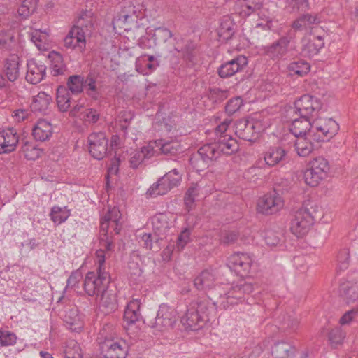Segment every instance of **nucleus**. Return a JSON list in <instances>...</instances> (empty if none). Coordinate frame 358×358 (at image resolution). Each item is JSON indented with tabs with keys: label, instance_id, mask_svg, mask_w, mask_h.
<instances>
[{
	"label": "nucleus",
	"instance_id": "nucleus-13",
	"mask_svg": "<svg viewBox=\"0 0 358 358\" xmlns=\"http://www.w3.org/2000/svg\"><path fill=\"white\" fill-rule=\"evenodd\" d=\"M176 321V312L170 306L162 304L159 306L152 327L159 331L172 327Z\"/></svg>",
	"mask_w": 358,
	"mask_h": 358
},
{
	"label": "nucleus",
	"instance_id": "nucleus-29",
	"mask_svg": "<svg viewBox=\"0 0 358 358\" xmlns=\"http://www.w3.org/2000/svg\"><path fill=\"white\" fill-rule=\"evenodd\" d=\"M83 90L94 100H98L101 96V85L97 83V77L93 73H89L84 78Z\"/></svg>",
	"mask_w": 358,
	"mask_h": 358
},
{
	"label": "nucleus",
	"instance_id": "nucleus-24",
	"mask_svg": "<svg viewBox=\"0 0 358 358\" xmlns=\"http://www.w3.org/2000/svg\"><path fill=\"white\" fill-rule=\"evenodd\" d=\"M157 150L155 149L153 144L150 143L141 148V150H136L131 153L129 159L130 165L132 168H137L145 159H150L156 155Z\"/></svg>",
	"mask_w": 358,
	"mask_h": 358
},
{
	"label": "nucleus",
	"instance_id": "nucleus-34",
	"mask_svg": "<svg viewBox=\"0 0 358 358\" xmlns=\"http://www.w3.org/2000/svg\"><path fill=\"white\" fill-rule=\"evenodd\" d=\"M312 140V138L306 135L296 138L294 145L299 156L307 157L312 152L314 149Z\"/></svg>",
	"mask_w": 358,
	"mask_h": 358
},
{
	"label": "nucleus",
	"instance_id": "nucleus-4",
	"mask_svg": "<svg viewBox=\"0 0 358 358\" xmlns=\"http://www.w3.org/2000/svg\"><path fill=\"white\" fill-rule=\"evenodd\" d=\"M320 217V208L313 201H306L294 213L290 230L297 237H301L309 231L314 222Z\"/></svg>",
	"mask_w": 358,
	"mask_h": 358
},
{
	"label": "nucleus",
	"instance_id": "nucleus-41",
	"mask_svg": "<svg viewBox=\"0 0 358 358\" xmlns=\"http://www.w3.org/2000/svg\"><path fill=\"white\" fill-rule=\"evenodd\" d=\"M287 69L292 75L303 76L310 71V66L308 62L299 59L290 63Z\"/></svg>",
	"mask_w": 358,
	"mask_h": 358
},
{
	"label": "nucleus",
	"instance_id": "nucleus-32",
	"mask_svg": "<svg viewBox=\"0 0 358 358\" xmlns=\"http://www.w3.org/2000/svg\"><path fill=\"white\" fill-rule=\"evenodd\" d=\"M296 349L288 343L280 342L275 344L272 354L275 358H294Z\"/></svg>",
	"mask_w": 358,
	"mask_h": 358
},
{
	"label": "nucleus",
	"instance_id": "nucleus-42",
	"mask_svg": "<svg viewBox=\"0 0 358 358\" xmlns=\"http://www.w3.org/2000/svg\"><path fill=\"white\" fill-rule=\"evenodd\" d=\"M152 223L155 233L164 235L169 229L167 217L164 214L160 213L152 217Z\"/></svg>",
	"mask_w": 358,
	"mask_h": 358
},
{
	"label": "nucleus",
	"instance_id": "nucleus-38",
	"mask_svg": "<svg viewBox=\"0 0 358 358\" xmlns=\"http://www.w3.org/2000/svg\"><path fill=\"white\" fill-rule=\"evenodd\" d=\"M152 38L156 45H165L169 41L176 40L173 38L172 32L166 27H157L154 29Z\"/></svg>",
	"mask_w": 358,
	"mask_h": 358
},
{
	"label": "nucleus",
	"instance_id": "nucleus-31",
	"mask_svg": "<svg viewBox=\"0 0 358 358\" xmlns=\"http://www.w3.org/2000/svg\"><path fill=\"white\" fill-rule=\"evenodd\" d=\"M340 296L348 304L358 299V283L347 282L343 283L339 289Z\"/></svg>",
	"mask_w": 358,
	"mask_h": 358
},
{
	"label": "nucleus",
	"instance_id": "nucleus-5",
	"mask_svg": "<svg viewBox=\"0 0 358 358\" xmlns=\"http://www.w3.org/2000/svg\"><path fill=\"white\" fill-rule=\"evenodd\" d=\"M308 166L304 173V179L306 184L312 187L317 186L326 179L331 169L329 161L322 156L313 159Z\"/></svg>",
	"mask_w": 358,
	"mask_h": 358
},
{
	"label": "nucleus",
	"instance_id": "nucleus-1",
	"mask_svg": "<svg viewBox=\"0 0 358 358\" xmlns=\"http://www.w3.org/2000/svg\"><path fill=\"white\" fill-rule=\"evenodd\" d=\"M216 276L213 271H203L194 280V287L200 291L208 292L213 289L218 292L220 299V306L227 309L231 305L237 304L245 299V296L254 290V285L251 282L240 280L236 285H232L224 294L220 293V285L216 282Z\"/></svg>",
	"mask_w": 358,
	"mask_h": 358
},
{
	"label": "nucleus",
	"instance_id": "nucleus-27",
	"mask_svg": "<svg viewBox=\"0 0 358 358\" xmlns=\"http://www.w3.org/2000/svg\"><path fill=\"white\" fill-rule=\"evenodd\" d=\"M100 307L106 314L113 312L117 308L115 290L108 287L101 294Z\"/></svg>",
	"mask_w": 358,
	"mask_h": 358
},
{
	"label": "nucleus",
	"instance_id": "nucleus-39",
	"mask_svg": "<svg viewBox=\"0 0 358 358\" xmlns=\"http://www.w3.org/2000/svg\"><path fill=\"white\" fill-rule=\"evenodd\" d=\"M176 51L181 52L185 59L194 64L195 61V45L191 41H187L184 47H180L177 43L173 48Z\"/></svg>",
	"mask_w": 358,
	"mask_h": 358
},
{
	"label": "nucleus",
	"instance_id": "nucleus-52",
	"mask_svg": "<svg viewBox=\"0 0 358 358\" xmlns=\"http://www.w3.org/2000/svg\"><path fill=\"white\" fill-rule=\"evenodd\" d=\"M345 336L340 327L333 329L329 334V340L332 345L341 344Z\"/></svg>",
	"mask_w": 358,
	"mask_h": 358
},
{
	"label": "nucleus",
	"instance_id": "nucleus-44",
	"mask_svg": "<svg viewBox=\"0 0 358 358\" xmlns=\"http://www.w3.org/2000/svg\"><path fill=\"white\" fill-rule=\"evenodd\" d=\"M37 0H24L17 10L22 20L28 18L36 8Z\"/></svg>",
	"mask_w": 358,
	"mask_h": 358
},
{
	"label": "nucleus",
	"instance_id": "nucleus-25",
	"mask_svg": "<svg viewBox=\"0 0 358 358\" xmlns=\"http://www.w3.org/2000/svg\"><path fill=\"white\" fill-rule=\"evenodd\" d=\"M150 144H153L155 149L157 150V154L161 152L166 155H175L182 152L180 143L175 140L165 141L164 139H159L151 142Z\"/></svg>",
	"mask_w": 358,
	"mask_h": 358
},
{
	"label": "nucleus",
	"instance_id": "nucleus-35",
	"mask_svg": "<svg viewBox=\"0 0 358 358\" xmlns=\"http://www.w3.org/2000/svg\"><path fill=\"white\" fill-rule=\"evenodd\" d=\"M264 240L267 245L270 247L281 245L284 242V230L279 227L276 229H266L264 234Z\"/></svg>",
	"mask_w": 358,
	"mask_h": 358
},
{
	"label": "nucleus",
	"instance_id": "nucleus-59",
	"mask_svg": "<svg viewBox=\"0 0 358 358\" xmlns=\"http://www.w3.org/2000/svg\"><path fill=\"white\" fill-rule=\"evenodd\" d=\"M135 10L132 9V13H126L124 10L114 19V22L116 23H130L136 20Z\"/></svg>",
	"mask_w": 358,
	"mask_h": 358
},
{
	"label": "nucleus",
	"instance_id": "nucleus-2",
	"mask_svg": "<svg viewBox=\"0 0 358 358\" xmlns=\"http://www.w3.org/2000/svg\"><path fill=\"white\" fill-rule=\"evenodd\" d=\"M231 122V120L225 119L217 126L215 129L216 137L214 142L201 146L197 154L192 158V163L201 160L204 165H208L209 162L217 159L221 154L230 155L238 150L237 141L226 134Z\"/></svg>",
	"mask_w": 358,
	"mask_h": 358
},
{
	"label": "nucleus",
	"instance_id": "nucleus-54",
	"mask_svg": "<svg viewBox=\"0 0 358 358\" xmlns=\"http://www.w3.org/2000/svg\"><path fill=\"white\" fill-rule=\"evenodd\" d=\"M14 35L11 29L1 30L0 32V45L2 48H8L13 41Z\"/></svg>",
	"mask_w": 358,
	"mask_h": 358
},
{
	"label": "nucleus",
	"instance_id": "nucleus-19",
	"mask_svg": "<svg viewBox=\"0 0 358 358\" xmlns=\"http://www.w3.org/2000/svg\"><path fill=\"white\" fill-rule=\"evenodd\" d=\"M63 320L66 327L72 331L78 332L83 327L82 316L75 306H69L66 308Z\"/></svg>",
	"mask_w": 358,
	"mask_h": 358
},
{
	"label": "nucleus",
	"instance_id": "nucleus-7",
	"mask_svg": "<svg viewBox=\"0 0 358 358\" xmlns=\"http://www.w3.org/2000/svg\"><path fill=\"white\" fill-rule=\"evenodd\" d=\"M110 282V275L107 271L88 272L85 278L83 287L89 296L99 295L103 292Z\"/></svg>",
	"mask_w": 358,
	"mask_h": 358
},
{
	"label": "nucleus",
	"instance_id": "nucleus-9",
	"mask_svg": "<svg viewBox=\"0 0 358 358\" xmlns=\"http://www.w3.org/2000/svg\"><path fill=\"white\" fill-rule=\"evenodd\" d=\"M181 175L176 169L166 173L153 184L148 190L147 194L152 197L164 195L173 187L178 186L181 180Z\"/></svg>",
	"mask_w": 358,
	"mask_h": 358
},
{
	"label": "nucleus",
	"instance_id": "nucleus-36",
	"mask_svg": "<svg viewBox=\"0 0 358 358\" xmlns=\"http://www.w3.org/2000/svg\"><path fill=\"white\" fill-rule=\"evenodd\" d=\"M140 303L137 300L131 301L124 313V319L128 324H134L138 321L141 317Z\"/></svg>",
	"mask_w": 358,
	"mask_h": 358
},
{
	"label": "nucleus",
	"instance_id": "nucleus-8",
	"mask_svg": "<svg viewBox=\"0 0 358 358\" xmlns=\"http://www.w3.org/2000/svg\"><path fill=\"white\" fill-rule=\"evenodd\" d=\"M106 329L103 328L100 335L104 340L100 341L101 353L104 358H125L128 353V345L125 341L105 335Z\"/></svg>",
	"mask_w": 358,
	"mask_h": 358
},
{
	"label": "nucleus",
	"instance_id": "nucleus-46",
	"mask_svg": "<svg viewBox=\"0 0 358 358\" xmlns=\"http://www.w3.org/2000/svg\"><path fill=\"white\" fill-rule=\"evenodd\" d=\"M70 215V213L66 208L53 206L51 209L50 216L52 222L57 224H60L65 222Z\"/></svg>",
	"mask_w": 358,
	"mask_h": 358
},
{
	"label": "nucleus",
	"instance_id": "nucleus-64",
	"mask_svg": "<svg viewBox=\"0 0 358 358\" xmlns=\"http://www.w3.org/2000/svg\"><path fill=\"white\" fill-rule=\"evenodd\" d=\"M111 226L112 224L103 217L100 224V238H101V236L103 237L110 236L109 234H112V231H109Z\"/></svg>",
	"mask_w": 358,
	"mask_h": 358
},
{
	"label": "nucleus",
	"instance_id": "nucleus-12",
	"mask_svg": "<svg viewBox=\"0 0 358 358\" xmlns=\"http://www.w3.org/2000/svg\"><path fill=\"white\" fill-rule=\"evenodd\" d=\"M284 201L275 192H270L258 201L257 210L259 213L271 215L278 212L283 208Z\"/></svg>",
	"mask_w": 358,
	"mask_h": 358
},
{
	"label": "nucleus",
	"instance_id": "nucleus-6",
	"mask_svg": "<svg viewBox=\"0 0 358 358\" xmlns=\"http://www.w3.org/2000/svg\"><path fill=\"white\" fill-rule=\"evenodd\" d=\"M338 129V123L332 118L315 120L310 123L308 136L317 142L327 141L336 135Z\"/></svg>",
	"mask_w": 358,
	"mask_h": 358
},
{
	"label": "nucleus",
	"instance_id": "nucleus-14",
	"mask_svg": "<svg viewBox=\"0 0 358 358\" xmlns=\"http://www.w3.org/2000/svg\"><path fill=\"white\" fill-rule=\"evenodd\" d=\"M294 36L289 32L271 45L264 47V53L271 59H280L288 52V47Z\"/></svg>",
	"mask_w": 358,
	"mask_h": 358
},
{
	"label": "nucleus",
	"instance_id": "nucleus-62",
	"mask_svg": "<svg viewBox=\"0 0 358 358\" xmlns=\"http://www.w3.org/2000/svg\"><path fill=\"white\" fill-rule=\"evenodd\" d=\"M95 255L96 257V262L99 264L96 270L101 271H106V265H105V262H106L105 250L99 249V250H96Z\"/></svg>",
	"mask_w": 358,
	"mask_h": 358
},
{
	"label": "nucleus",
	"instance_id": "nucleus-61",
	"mask_svg": "<svg viewBox=\"0 0 358 358\" xmlns=\"http://www.w3.org/2000/svg\"><path fill=\"white\" fill-rule=\"evenodd\" d=\"M190 232L189 229H184L177 239V248L178 250H182L189 241Z\"/></svg>",
	"mask_w": 358,
	"mask_h": 358
},
{
	"label": "nucleus",
	"instance_id": "nucleus-56",
	"mask_svg": "<svg viewBox=\"0 0 358 358\" xmlns=\"http://www.w3.org/2000/svg\"><path fill=\"white\" fill-rule=\"evenodd\" d=\"M17 337L14 333L0 331V344L3 346L14 345Z\"/></svg>",
	"mask_w": 358,
	"mask_h": 358
},
{
	"label": "nucleus",
	"instance_id": "nucleus-45",
	"mask_svg": "<svg viewBox=\"0 0 358 358\" xmlns=\"http://www.w3.org/2000/svg\"><path fill=\"white\" fill-rule=\"evenodd\" d=\"M83 85L84 78L79 75H73L69 77L66 88L72 94H79L83 91Z\"/></svg>",
	"mask_w": 358,
	"mask_h": 358
},
{
	"label": "nucleus",
	"instance_id": "nucleus-33",
	"mask_svg": "<svg viewBox=\"0 0 358 358\" xmlns=\"http://www.w3.org/2000/svg\"><path fill=\"white\" fill-rule=\"evenodd\" d=\"M52 101V97L45 92H40L33 97L31 104L32 110L35 112L45 113Z\"/></svg>",
	"mask_w": 358,
	"mask_h": 358
},
{
	"label": "nucleus",
	"instance_id": "nucleus-10",
	"mask_svg": "<svg viewBox=\"0 0 358 358\" xmlns=\"http://www.w3.org/2000/svg\"><path fill=\"white\" fill-rule=\"evenodd\" d=\"M321 108L320 101L309 94H304L294 102V107L290 108L287 115H296L301 118H308L313 112Z\"/></svg>",
	"mask_w": 358,
	"mask_h": 358
},
{
	"label": "nucleus",
	"instance_id": "nucleus-49",
	"mask_svg": "<svg viewBox=\"0 0 358 358\" xmlns=\"http://www.w3.org/2000/svg\"><path fill=\"white\" fill-rule=\"evenodd\" d=\"M218 36L223 41H228L231 38L234 31L231 22L229 21L223 22L221 23L218 29Z\"/></svg>",
	"mask_w": 358,
	"mask_h": 358
},
{
	"label": "nucleus",
	"instance_id": "nucleus-21",
	"mask_svg": "<svg viewBox=\"0 0 358 358\" xmlns=\"http://www.w3.org/2000/svg\"><path fill=\"white\" fill-rule=\"evenodd\" d=\"M252 122L246 120H239L235 124V134L241 139L252 141L259 131Z\"/></svg>",
	"mask_w": 358,
	"mask_h": 358
},
{
	"label": "nucleus",
	"instance_id": "nucleus-53",
	"mask_svg": "<svg viewBox=\"0 0 358 358\" xmlns=\"http://www.w3.org/2000/svg\"><path fill=\"white\" fill-rule=\"evenodd\" d=\"M243 104V101L240 97H235L231 99L225 106L226 113L231 115L238 111Z\"/></svg>",
	"mask_w": 358,
	"mask_h": 358
},
{
	"label": "nucleus",
	"instance_id": "nucleus-51",
	"mask_svg": "<svg viewBox=\"0 0 358 358\" xmlns=\"http://www.w3.org/2000/svg\"><path fill=\"white\" fill-rule=\"evenodd\" d=\"M287 6L292 12L306 11L309 9V3L308 0H288Z\"/></svg>",
	"mask_w": 358,
	"mask_h": 358
},
{
	"label": "nucleus",
	"instance_id": "nucleus-16",
	"mask_svg": "<svg viewBox=\"0 0 358 358\" xmlns=\"http://www.w3.org/2000/svg\"><path fill=\"white\" fill-rule=\"evenodd\" d=\"M252 262V259L247 254L236 252L229 257L227 266L237 274L243 275L250 271Z\"/></svg>",
	"mask_w": 358,
	"mask_h": 358
},
{
	"label": "nucleus",
	"instance_id": "nucleus-22",
	"mask_svg": "<svg viewBox=\"0 0 358 358\" xmlns=\"http://www.w3.org/2000/svg\"><path fill=\"white\" fill-rule=\"evenodd\" d=\"M27 71L26 80L31 84L39 83L45 76L46 66L41 62H36L34 59H31L27 64Z\"/></svg>",
	"mask_w": 358,
	"mask_h": 358
},
{
	"label": "nucleus",
	"instance_id": "nucleus-43",
	"mask_svg": "<svg viewBox=\"0 0 358 358\" xmlns=\"http://www.w3.org/2000/svg\"><path fill=\"white\" fill-rule=\"evenodd\" d=\"M22 152L28 160H36L41 156L43 150L38 148L31 143L25 141L22 146Z\"/></svg>",
	"mask_w": 358,
	"mask_h": 358
},
{
	"label": "nucleus",
	"instance_id": "nucleus-63",
	"mask_svg": "<svg viewBox=\"0 0 358 358\" xmlns=\"http://www.w3.org/2000/svg\"><path fill=\"white\" fill-rule=\"evenodd\" d=\"M358 313V308H352L347 311L340 319L339 323L342 325L348 324Z\"/></svg>",
	"mask_w": 358,
	"mask_h": 358
},
{
	"label": "nucleus",
	"instance_id": "nucleus-60",
	"mask_svg": "<svg viewBox=\"0 0 358 358\" xmlns=\"http://www.w3.org/2000/svg\"><path fill=\"white\" fill-rule=\"evenodd\" d=\"M133 117L134 115L130 111H124L121 113L120 123V128L122 131L124 132L127 131Z\"/></svg>",
	"mask_w": 358,
	"mask_h": 358
},
{
	"label": "nucleus",
	"instance_id": "nucleus-37",
	"mask_svg": "<svg viewBox=\"0 0 358 358\" xmlns=\"http://www.w3.org/2000/svg\"><path fill=\"white\" fill-rule=\"evenodd\" d=\"M57 103L61 112H66L71 106V96L66 87L59 86L57 91Z\"/></svg>",
	"mask_w": 358,
	"mask_h": 358
},
{
	"label": "nucleus",
	"instance_id": "nucleus-3",
	"mask_svg": "<svg viewBox=\"0 0 358 358\" xmlns=\"http://www.w3.org/2000/svg\"><path fill=\"white\" fill-rule=\"evenodd\" d=\"M212 299L197 296L186 301V310L181 317V322L186 329L196 331L210 321V315L215 311L216 302Z\"/></svg>",
	"mask_w": 358,
	"mask_h": 358
},
{
	"label": "nucleus",
	"instance_id": "nucleus-11",
	"mask_svg": "<svg viewBox=\"0 0 358 358\" xmlns=\"http://www.w3.org/2000/svg\"><path fill=\"white\" fill-rule=\"evenodd\" d=\"M87 141L89 152L94 159L101 160L111 152L108 150V141L103 132L92 133Z\"/></svg>",
	"mask_w": 358,
	"mask_h": 358
},
{
	"label": "nucleus",
	"instance_id": "nucleus-28",
	"mask_svg": "<svg viewBox=\"0 0 358 358\" xmlns=\"http://www.w3.org/2000/svg\"><path fill=\"white\" fill-rule=\"evenodd\" d=\"M301 54L306 57H313L317 55L324 47V43L322 36L314 37L308 41H303Z\"/></svg>",
	"mask_w": 358,
	"mask_h": 358
},
{
	"label": "nucleus",
	"instance_id": "nucleus-48",
	"mask_svg": "<svg viewBox=\"0 0 358 358\" xmlns=\"http://www.w3.org/2000/svg\"><path fill=\"white\" fill-rule=\"evenodd\" d=\"M282 329L294 331L299 325V321L295 314L284 315L280 320Z\"/></svg>",
	"mask_w": 358,
	"mask_h": 358
},
{
	"label": "nucleus",
	"instance_id": "nucleus-20",
	"mask_svg": "<svg viewBox=\"0 0 358 358\" xmlns=\"http://www.w3.org/2000/svg\"><path fill=\"white\" fill-rule=\"evenodd\" d=\"M85 36L82 28L73 27L64 39V46L67 48H79L83 50L85 47Z\"/></svg>",
	"mask_w": 358,
	"mask_h": 358
},
{
	"label": "nucleus",
	"instance_id": "nucleus-50",
	"mask_svg": "<svg viewBox=\"0 0 358 358\" xmlns=\"http://www.w3.org/2000/svg\"><path fill=\"white\" fill-rule=\"evenodd\" d=\"M85 123L94 124L99 119V113L92 108L85 109L80 113V117Z\"/></svg>",
	"mask_w": 358,
	"mask_h": 358
},
{
	"label": "nucleus",
	"instance_id": "nucleus-47",
	"mask_svg": "<svg viewBox=\"0 0 358 358\" xmlns=\"http://www.w3.org/2000/svg\"><path fill=\"white\" fill-rule=\"evenodd\" d=\"M66 358H82V350L78 343L74 340L66 342L64 350Z\"/></svg>",
	"mask_w": 358,
	"mask_h": 358
},
{
	"label": "nucleus",
	"instance_id": "nucleus-26",
	"mask_svg": "<svg viewBox=\"0 0 358 358\" xmlns=\"http://www.w3.org/2000/svg\"><path fill=\"white\" fill-rule=\"evenodd\" d=\"M291 116L292 117L289 120L292 122L289 127L291 133L296 138L306 135L308 136V133L310 131L311 123L310 120L306 117L301 118L298 115L295 117H294V115Z\"/></svg>",
	"mask_w": 358,
	"mask_h": 358
},
{
	"label": "nucleus",
	"instance_id": "nucleus-40",
	"mask_svg": "<svg viewBox=\"0 0 358 358\" xmlns=\"http://www.w3.org/2000/svg\"><path fill=\"white\" fill-rule=\"evenodd\" d=\"M50 57L52 62V74L54 76L64 75L67 71L66 66L63 63L62 55L56 52H52Z\"/></svg>",
	"mask_w": 358,
	"mask_h": 358
},
{
	"label": "nucleus",
	"instance_id": "nucleus-15",
	"mask_svg": "<svg viewBox=\"0 0 358 358\" xmlns=\"http://www.w3.org/2000/svg\"><path fill=\"white\" fill-rule=\"evenodd\" d=\"M264 159L265 164L270 167L277 165L282 166L289 160L288 151L284 147L280 145L270 147L265 151Z\"/></svg>",
	"mask_w": 358,
	"mask_h": 358
},
{
	"label": "nucleus",
	"instance_id": "nucleus-57",
	"mask_svg": "<svg viewBox=\"0 0 358 358\" xmlns=\"http://www.w3.org/2000/svg\"><path fill=\"white\" fill-rule=\"evenodd\" d=\"M48 34L44 31L42 32L41 30H35L31 34V41L38 47V49H41L43 43L46 41Z\"/></svg>",
	"mask_w": 358,
	"mask_h": 358
},
{
	"label": "nucleus",
	"instance_id": "nucleus-55",
	"mask_svg": "<svg viewBox=\"0 0 358 358\" xmlns=\"http://www.w3.org/2000/svg\"><path fill=\"white\" fill-rule=\"evenodd\" d=\"M162 240V237L157 236L156 234L152 235L151 234H144L141 236V241L143 242L144 247L149 250H152L153 248V243L157 245V248H159L158 243Z\"/></svg>",
	"mask_w": 358,
	"mask_h": 358
},
{
	"label": "nucleus",
	"instance_id": "nucleus-17",
	"mask_svg": "<svg viewBox=\"0 0 358 358\" xmlns=\"http://www.w3.org/2000/svg\"><path fill=\"white\" fill-rule=\"evenodd\" d=\"M18 143L19 136L14 128L0 131V154L13 152Z\"/></svg>",
	"mask_w": 358,
	"mask_h": 358
},
{
	"label": "nucleus",
	"instance_id": "nucleus-58",
	"mask_svg": "<svg viewBox=\"0 0 358 358\" xmlns=\"http://www.w3.org/2000/svg\"><path fill=\"white\" fill-rule=\"evenodd\" d=\"M210 99L215 102H221L228 96V91L220 88H213L210 90Z\"/></svg>",
	"mask_w": 358,
	"mask_h": 358
},
{
	"label": "nucleus",
	"instance_id": "nucleus-23",
	"mask_svg": "<svg viewBox=\"0 0 358 358\" xmlns=\"http://www.w3.org/2000/svg\"><path fill=\"white\" fill-rule=\"evenodd\" d=\"M20 58L15 55L6 59L3 62V75L8 83L15 82L20 76Z\"/></svg>",
	"mask_w": 358,
	"mask_h": 358
},
{
	"label": "nucleus",
	"instance_id": "nucleus-18",
	"mask_svg": "<svg viewBox=\"0 0 358 358\" xmlns=\"http://www.w3.org/2000/svg\"><path fill=\"white\" fill-rule=\"evenodd\" d=\"M248 59L244 56H238L230 61L222 64L217 70L221 78L232 76L236 73L241 71L247 65Z\"/></svg>",
	"mask_w": 358,
	"mask_h": 358
},
{
	"label": "nucleus",
	"instance_id": "nucleus-30",
	"mask_svg": "<svg viewBox=\"0 0 358 358\" xmlns=\"http://www.w3.org/2000/svg\"><path fill=\"white\" fill-rule=\"evenodd\" d=\"M52 134L51 124L45 120H40L33 128V136L36 141H45L50 138Z\"/></svg>",
	"mask_w": 358,
	"mask_h": 358
}]
</instances>
